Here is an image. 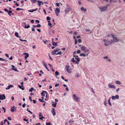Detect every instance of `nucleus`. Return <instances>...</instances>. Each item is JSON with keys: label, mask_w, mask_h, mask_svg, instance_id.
<instances>
[{"label": "nucleus", "mask_w": 125, "mask_h": 125, "mask_svg": "<svg viewBox=\"0 0 125 125\" xmlns=\"http://www.w3.org/2000/svg\"><path fill=\"white\" fill-rule=\"evenodd\" d=\"M103 41L105 43L104 44L106 46H107L114 42V41L112 40H111L110 41L108 40H106L105 39H104Z\"/></svg>", "instance_id": "nucleus-2"}, {"label": "nucleus", "mask_w": 125, "mask_h": 125, "mask_svg": "<svg viewBox=\"0 0 125 125\" xmlns=\"http://www.w3.org/2000/svg\"><path fill=\"white\" fill-rule=\"evenodd\" d=\"M30 27V26L29 25H28L27 26L26 25H25L24 27V28H27L28 29Z\"/></svg>", "instance_id": "nucleus-24"}, {"label": "nucleus", "mask_w": 125, "mask_h": 125, "mask_svg": "<svg viewBox=\"0 0 125 125\" xmlns=\"http://www.w3.org/2000/svg\"><path fill=\"white\" fill-rule=\"evenodd\" d=\"M11 111L12 112H14L15 111H16V108L14 106H13L12 107L11 109Z\"/></svg>", "instance_id": "nucleus-16"}, {"label": "nucleus", "mask_w": 125, "mask_h": 125, "mask_svg": "<svg viewBox=\"0 0 125 125\" xmlns=\"http://www.w3.org/2000/svg\"><path fill=\"white\" fill-rule=\"evenodd\" d=\"M12 70H14L15 71H17V72L18 71L17 69L16 68H15V67L14 65H12Z\"/></svg>", "instance_id": "nucleus-17"}, {"label": "nucleus", "mask_w": 125, "mask_h": 125, "mask_svg": "<svg viewBox=\"0 0 125 125\" xmlns=\"http://www.w3.org/2000/svg\"><path fill=\"white\" fill-rule=\"evenodd\" d=\"M55 12L56 14V15L58 16V14L60 12V10L58 8H56L55 10Z\"/></svg>", "instance_id": "nucleus-10"}, {"label": "nucleus", "mask_w": 125, "mask_h": 125, "mask_svg": "<svg viewBox=\"0 0 125 125\" xmlns=\"http://www.w3.org/2000/svg\"><path fill=\"white\" fill-rule=\"evenodd\" d=\"M34 90V88L33 87H31V88L30 89L29 91L30 92H32V91Z\"/></svg>", "instance_id": "nucleus-34"}, {"label": "nucleus", "mask_w": 125, "mask_h": 125, "mask_svg": "<svg viewBox=\"0 0 125 125\" xmlns=\"http://www.w3.org/2000/svg\"><path fill=\"white\" fill-rule=\"evenodd\" d=\"M39 100L40 102H44V101L43 100L41 99H39Z\"/></svg>", "instance_id": "nucleus-47"}, {"label": "nucleus", "mask_w": 125, "mask_h": 125, "mask_svg": "<svg viewBox=\"0 0 125 125\" xmlns=\"http://www.w3.org/2000/svg\"><path fill=\"white\" fill-rule=\"evenodd\" d=\"M37 10V9H34V10L33 9V10H32L31 12H33L34 11H36Z\"/></svg>", "instance_id": "nucleus-48"}, {"label": "nucleus", "mask_w": 125, "mask_h": 125, "mask_svg": "<svg viewBox=\"0 0 125 125\" xmlns=\"http://www.w3.org/2000/svg\"><path fill=\"white\" fill-rule=\"evenodd\" d=\"M25 105L26 104L24 103L23 104V105H22V106L24 108L25 107Z\"/></svg>", "instance_id": "nucleus-59"}, {"label": "nucleus", "mask_w": 125, "mask_h": 125, "mask_svg": "<svg viewBox=\"0 0 125 125\" xmlns=\"http://www.w3.org/2000/svg\"><path fill=\"white\" fill-rule=\"evenodd\" d=\"M79 76H80V75L79 74V73H76V74L75 76V77H79Z\"/></svg>", "instance_id": "nucleus-35"}, {"label": "nucleus", "mask_w": 125, "mask_h": 125, "mask_svg": "<svg viewBox=\"0 0 125 125\" xmlns=\"http://www.w3.org/2000/svg\"><path fill=\"white\" fill-rule=\"evenodd\" d=\"M33 26L35 28L36 27H41V25L40 24H38V25H33Z\"/></svg>", "instance_id": "nucleus-21"}, {"label": "nucleus", "mask_w": 125, "mask_h": 125, "mask_svg": "<svg viewBox=\"0 0 125 125\" xmlns=\"http://www.w3.org/2000/svg\"><path fill=\"white\" fill-rule=\"evenodd\" d=\"M65 69L68 73H70L72 72V69L69 65H67L65 66Z\"/></svg>", "instance_id": "nucleus-7"}, {"label": "nucleus", "mask_w": 125, "mask_h": 125, "mask_svg": "<svg viewBox=\"0 0 125 125\" xmlns=\"http://www.w3.org/2000/svg\"><path fill=\"white\" fill-rule=\"evenodd\" d=\"M75 59L78 62H79L80 61V59L78 57H75Z\"/></svg>", "instance_id": "nucleus-33"}, {"label": "nucleus", "mask_w": 125, "mask_h": 125, "mask_svg": "<svg viewBox=\"0 0 125 125\" xmlns=\"http://www.w3.org/2000/svg\"><path fill=\"white\" fill-rule=\"evenodd\" d=\"M74 34L75 35H76L78 34V33L76 32H74Z\"/></svg>", "instance_id": "nucleus-58"}, {"label": "nucleus", "mask_w": 125, "mask_h": 125, "mask_svg": "<svg viewBox=\"0 0 125 125\" xmlns=\"http://www.w3.org/2000/svg\"><path fill=\"white\" fill-rule=\"evenodd\" d=\"M104 105L105 106H106V99H105V101L104 102Z\"/></svg>", "instance_id": "nucleus-42"}, {"label": "nucleus", "mask_w": 125, "mask_h": 125, "mask_svg": "<svg viewBox=\"0 0 125 125\" xmlns=\"http://www.w3.org/2000/svg\"><path fill=\"white\" fill-rule=\"evenodd\" d=\"M115 83L118 84H120L121 83V82L119 81H116L115 82Z\"/></svg>", "instance_id": "nucleus-26"}, {"label": "nucleus", "mask_w": 125, "mask_h": 125, "mask_svg": "<svg viewBox=\"0 0 125 125\" xmlns=\"http://www.w3.org/2000/svg\"><path fill=\"white\" fill-rule=\"evenodd\" d=\"M13 87V85H10L9 86H8L6 88V90L9 89L11 87Z\"/></svg>", "instance_id": "nucleus-18"}, {"label": "nucleus", "mask_w": 125, "mask_h": 125, "mask_svg": "<svg viewBox=\"0 0 125 125\" xmlns=\"http://www.w3.org/2000/svg\"><path fill=\"white\" fill-rule=\"evenodd\" d=\"M48 22H49L48 24V25H50L51 27H52V24H51V23L50 22V21H48Z\"/></svg>", "instance_id": "nucleus-39"}, {"label": "nucleus", "mask_w": 125, "mask_h": 125, "mask_svg": "<svg viewBox=\"0 0 125 125\" xmlns=\"http://www.w3.org/2000/svg\"><path fill=\"white\" fill-rule=\"evenodd\" d=\"M23 85H22L21 86L19 85H18V87L19 88H20V89H21L22 90H23L24 89V87H23Z\"/></svg>", "instance_id": "nucleus-19"}, {"label": "nucleus", "mask_w": 125, "mask_h": 125, "mask_svg": "<svg viewBox=\"0 0 125 125\" xmlns=\"http://www.w3.org/2000/svg\"><path fill=\"white\" fill-rule=\"evenodd\" d=\"M5 98V95L4 94L0 95V100H3Z\"/></svg>", "instance_id": "nucleus-13"}, {"label": "nucleus", "mask_w": 125, "mask_h": 125, "mask_svg": "<svg viewBox=\"0 0 125 125\" xmlns=\"http://www.w3.org/2000/svg\"><path fill=\"white\" fill-rule=\"evenodd\" d=\"M20 41H25V42H26V40H22L21 39H20Z\"/></svg>", "instance_id": "nucleus-53"}, {"label": "nucleus", "mask_w": 125, "mask_h": 125, "mask_svg": "<svg viewBox=\"0 0 125 125\" xmlns=\"http://www.w3.org/2000/svg\"><path fill=\"white\" fill-rule=\"evenodd\" d=\"M60 50V49L58 48H57L56 49H55L52 52V55L56 54V55H60L62 54V52H58L57 53V52L59 51Z\"/></svg>", "instance_id": "nucleus-1"}, {"label": "nucleus", "mask_w": 125, "mask_h": 125, "mask_svg": "<svg viewBox=\"0 0 125 125\" xmlns=\"http://www.w3.org/2000/svg\"><path fill=\"white\" fill-rule=\"evenodd\" d=\"M57 102H55L53 104H52V105L54 107H56V105Z\"/></svg>", "instance_id": "nucleus-27"}, {"label": "nucleus", "mask_w": 125, "mask_h": 125, "mask_svg": "<svg viewBox=\"0 0 125 125\" xmlns=\"http://www.w3.org/2000/svg\"><path fill=\"white\" fill-rule=\"evenodd\" d=\"M81 48V50L82 51H86V52H88V53L86 55L87 56H88L89 54L90 53V52L89 50L86 49V48L83 46H82Z\"/></svg>", "instance_id": "nucleus-6"}, {"label": "nucleus", "mask_w": 125, "mask_h": 125, "mask_svg": "<svg viewBox=\"0 0 125 125\" xmlns=\"http://www.w3.org/2000/svg\"><path fill=\"white\" fill-rule=\"evenodd\" d=\"M55 75L56 76L57 75H58L59 74V73L57 71H56L55 72Z\"/></svg>", "instance_id": "nucleus-32"}, {"label": "nucleus", "mask_w": 125, "mask_h": 125, "mask_svg": "<svg viewBox=\"0 0 125 125\" xmlns=\"http://www.w3.org/2000/svg\"><path fill=\"white\" fill-rule=\"evenodd\" d=\"M71 61H72L73 62H76V61L75 60H74V58H73L72 59V60H71Z\"/></svg>", "instance_id": "nucleus-38"}, {"label": "nucleus", "mask_w": 125, "mask_h": 125, "mask_svg": "<svg viewBox=\"0 0 125 125\" xmlns=\"http://www.w3.org/2000/svg\"><path fill=\"white\" fill-rule=\"evenodd\" d=\"M81 51L79 50H78L77 51V53L78 54H79L80 53H81Z\"/></svg>", "instance_id": "nucleus-43"}, {"label": "nucleus", "mask_w": 125, "mask_h": 125, "mask_svg": "<svg viewBox=\"0 0 125 125\" xmlns=\"http://www.w3.org/2000/svg\"><path fill=\"white\" fill-rule=\"evenodd\" d=\"M50 122H49L48 123H46V125H50Z\"/></svg>", "instance_id": "nucleus-64"}, {"label": "nucleus", "mask_w": 125, "mask_h": 125, "mask_svg": "<svg viewBox=\"0 0 125 125\" xmlns=\"http://www.w3.org/2000/svg\"><path fill=\"white\" fill-rule=\"evenodd\" d=\"M24 121L27 122L28 121V119H26L25 118H24L23 119Z\"/></svg>", "instance_id": "nucleus-52"}, {"label": "nucleus", "mask_w": 125, "mask_h": 125, "mask_svg": "<svg viewBox=\"0 0 125 125\" xmlns=\"http://www.w3.org/2000/svg\"><path fill=\"white\" fill-rule=\"evenodd\" d=\"M73 97L75 101L76 102H78L80 100V99L76 95L73 94Z\"/></svg>", "instance_id": "nucleus-9"}, {"label": "nucleus", "mask_w": 125, "mask_h": 125, "mask_svg": "<svg viewBox=\"0 0 125 125\" xmlns=\"http://www.w3.org/2000/svg\"><path fill=\"white\" fill-rule=\"evenodd\" d=\"M29 99L31 101H32V98L31 96L29 97Z\"/></svg>", "instance_id": "nucleus-57"}, {"label": "nucleus", "mask_w": 125, "mask_h": 125, "mask_svg": "<svg viewBox=\"0 0 125 125\" xmlns=\"http://www.w3.org/2000/svg\"><path fill=\"white\" fill-rule=\"evenodd\" d=\"M52 44L54 46H56L57 45V42H55L53 41H52Z\"/></svg>", "instance_id": "nucleus-22"}, {"label": "nucleus", "mask_w": 125, "mask_h": 125, "mask_svg": "<svg viewBox=\"0 0 125 125\" xmlns=\"http://www.w3.org/2000/svg\"><path fill=\"white\" fill-rule=\"evenodd\" d=\"M5 60L3 59L2 58H0V61H4Z\"/></svg>", "instance_id": "nucleus-45"}, {"label": "nucleus", "mask_w": 125, "mask_h": 125, "mask_svg": "<svg viewBox=\"0 0 125 125\" xmlns=\"http://www.w3.org/2000/svg\"><path fill=\"white\" fill-rule=\"evenodd\" d=\"M48 65L50 67V68L51 69V68H52V65L50 64V63H48Z\"/></svg>", "instance_id": "nucleus-40"}, {"label": "nucleus", "mask_w": 125, "mask_h": 125, "mask_svg": "<svg viewBox=\"0 0 125 125\" xmlns=\"http://www.w3.org/2000/svg\"><path fill=\"white\" fill-rule=\"evenodd\" d=\"M27 111H28L31 114H32V112H31V111L30 110H29V109L28 108L27 110Z\"/></svg>", "instance_id": "nucleus-44"}, {"label": "nucleus", "mask_w": 125, "mask_h": 125, "mask_svg": "<svg viewBox=\"0 0 125 125\" xmlns=\"http://www.w3.org/2000/svg\"><path fill=\"white\" fill-rule=\"evenodd\" d=\"M103 58L104 59H107L108 58V57L107 56H106L105 57H104Z\"/></svg>", "instance_id": "nucleus-63"}, {"label": "nucleus", "mask_w": 125, "mask_h": 125, "mask_svg": "<svg viewBox=\"0 0 125 125\" xmlns=\"http://www.w3.org/2000/svg\"><path fill=\"white\" fill-rule=\"evenodd\" d=\"M37 0H31V3L33 4L35 2H36V1Z\"/></svg>", "instance_id": "nucleus-31"}, {"label": "nucleus", "mask_w": 125, "mask_h": 125, "mask_svg": "<svg viewBox=\"0 0 125 125\" xmlns=\"http://www.w3.org/2000/svg\"><path fill=\"white\" fill-rule=\"evenodd\" d=\"M108 8L107 6H104L100 7L99 9L101 12H104L107 10Z\"/></svg>", "instance_id": "nucleus-3"}, {"label": "nucleus", "mask_w": 125, "mask_h": 125, "mask_svg": "<svg viewBox=\"0 0 125 125\" xmlns=\"http://www.w3.org/2000/svg\"><path fill=\"white\" fill-rule=\"evenodd\" d=\"M108 104H109L111 106H112V104H111V103L110 102V100L109 99L108 100Z\"/></svg>", "instance_id": "nucleus-41"}, {"label": "nucleus", "mask_w": 125, "mask_h": 125, "mask_svg": "<svg viewBox=\"0 0 125 125\" xmlns=\"http://www.w3.org/2000/svg\"><path fill=\"white\" fill-rule=\"evenodd\" d=\"M32 31H35V29L33 27L32 28Z\"/></svg>", "instance_id": "nucleus-56"}, {"label": "nucleus", "mask_w": 125, "mask_h": 125, "mask_svg": "<svg viewBox=\"0 0 125 125\" xmlns=\"http://www.w3.org/2000/svg\"><path fill=\"white\" fill-rule=\"evenodd\" d=\"M108 85L109 88H113L114 89H115L116 88L115 86V85H111L110 83H109Z\"/></svg>", "instance_id": "nucleus-11"}, {"label": "nucleus", "mask_w": 125, "mask_h": 125, "mask_svg": "<svg viewBox=\"0 0 125 125\" xmlns=\"http://www.w3.org/2000/svg\"><path fill=\"white\" fill-rule=\"evenodd\" d=\"M78 42L80 43L81 42V39H79L78 40Z\"/></svg>", "instance_id": "nucleus-61"}, {"label": "nucleus", "mask_w": 125, "mask_h": 125, "mask_svg": "<svg viewBox=\"0 0 125 125\" xmlns=\"http://www.w3.org/2000/svg\"><path fill=\"white\" fill-rule=\"evenodd\" d=\"M5 55L7 57L9 58V56L8 54L7 53L5 54Z\"/></svg>", "instance_id": "nucleus-54"}, {"label": "nucleus", "mask_w": 125, "mask_h": 125, "mask_svg": "<svg viewBox=\"0 0 125 125\" xmlns=\"http://www.w3.org/2000/svg\"><path fill=\"white\" fill-rule=\"evenodd\" d=\"M23 54L24 55H26L25 56H26V57H29V55L28 53L26 52H25L23 53Z\"/></svg>", "instance_id": "nucleus-25"}, {"label": "nucleus", "mask_w": 125, "mask_h": 125, "mask_svg": "<svg viewBox=\"0 0 125 125\" xmlns=\"http://www.w3.org/2000/svg\"><path fill=\"white\" fill-rule=\"evenodd\" d=\"M8 119L9 120H11V118L10 117H8Z\"/></svg>", "instance_id": "nucleus-50"}, {"label": "nucleus", "mask_w": 125, "mask_h": 125, "mask_svg": "<svg viewBox=\"0 0 125 125\" xmlns=\"http://www.w3.org/2000/svg\"><path fill=\"white\" fill-rule=\"evenodd\" d=\"M18 34L17 32H15V36L17 37H19V38H20V37L18 36Z\"/></svg>", "instance_id": "nucleus-28"}, {"label": "nucleus", "mask_w": 125, "mask_h": 125, "mask_svg": "<svg viewBox=\"0 0 125 125\" xmlns=\"http://www.w3.org/2000/svg\"><path fill=\"white\" fill-rule=\"evenodd\" d=\"M46 19L48 21L50 20H51L49 16L47 17Z\"/></svg>", "instance_id": "nucleus-36"}, {"label": "nucleus", "mask_w": 125, "mask_h": 125, "mask_svg": "<svg viewBox=\"0 0 125 125\" xmlns=\"http://www.w3.org/2000/svg\"><path fill=\"white\" fill-rule=\"evenodd\" d=\"M67 7L66 9L65 10V16L67 13L70 11L71 9L70 7L68 5H66Z\"/></svg>", "instance_id": "nucleus-5"}, {"label": "nucleus", "mask_w": 125, "mask_h": 125, "mask_svg": "<svg viewBox=\"0 0 125 125\" xmlns=\"http://www.w3.org/2000/svg\"><path fill=\"white\" fill-rule=\"evenodd\" d=\"M120 90V89H119V88H118L116 89V92H118Z\"/></svg>", "instance_id": "nucleus-49"}, {"label": "nucleus", "mask_w": 125, "mask_h": 125, "mask_svg": "<svg viewBox=\"0 0 125 125\" xmlns=\"http://www.w3.org/2000/svg\"><path fill=\"white\" fill-rule=\"evenodd\" d=\"M4 10H5V11H6L7 12H8V10L7 9H4Z\"/></svg>", "instance_id": "nucleus-55"}, {"label": "nucleus", "mask_w": 125, "mask_h": 125, "mask_svg": "<svg viewBox=\"0 0 125 125\" xmlns=\"http://www.w3.org/2000/svg\"><path fill=\"white\" fill-rule=\"evenodd\" d=\"M8 14L10 16H11V15L10 14V13H12V11L10 10H9L8 11Z\"/></svg>", "instance_id": "nucleus-37"}, {"label": "nucleus", "mask_w": 125, "mask_h": 125, "mask_svg": "<svg viewBox=\"0 0 125 125\" xmlns=\"http://www.w3.org/2000/svg\"><path fill=\"white\" fill-rule=\"evenodd\" d=\"M39 116L41 117L39 118V119H40L42 120H43L42 119V118H45L43 116V115H41V113H39Z\"/></svg>", "instance_id": "nucleus-15"}, {"label": "nucleus", "mask_w": 125, "mask_h": 125, "mask_svg": "<svg viewBox=\"0 0 125 125\" xmlns=\"http://www.w3.org/2000/svg\"><path fill=\"white\" fill-rule=\"evenodd\" d=\"M111 35L113 39V41L114 42V41L115 42H116L119 41V40L114 35L112 34H111Z\"/></svg>", "instance_id": "nucleus-8"}, {"label": "nucleus", "mask_w": 125, "mask_h": 125, "mask_svg": "<svg viewBox=\"0 0 125 125\" xmlns=\"http://www.w3.org/2000/svg\"><path fill=\"white\" fill-rule=\"evenodd\" d=\"M52 113L53 115H56V112L55 111V109L54 108H52Z\"/></svg>", "instance_id": "nucleus-14"}, {"label": "nucleus", "mask_w": 125, "mask_h": 125, "mask_svg": "<svg viewBox=\"0 0 125 125\" xmlns=\"http://www.w3.org/2000/svg\"><path fill=\"white\" fill-rule=\"evenodd\" d=\"M38 5L39 6H40L41 5V4L42 2V1H38Z\"/></svg>", "instance_id": "nucleus-30"}, {"label": "nucleus", "mask_w": 125, "mask_h": 125, "mask_svg": "<svg viewBox=\"0 0 125 125\" xmlns=\"http://www.w3.org/2000/svg\"><path fill=\"white\" fill-rule=\"evenodd\" d=\"M22 10V9H20V8H17L16 9V10Z\"/></svg>", "instance_id": "nucleus-46"}, {"label": "nucleus", "mask_w": 125, "mask_h": 125, "mask_svg": "<svg viewBox=\"0 0 125 125\" xmlns=\"http://www.w3.org/2000/svg\"><path fill=\"white\" fill-rule=\"evenodd\" d=\"M42 98L43 99H45V100L47 99V93L46 91H43L42 93Z\"/></svg>", "instance_id": "nucleus-4"}, {"label": "nucleus", "mask_w": 125, "mask_h": 125, "mask_svg": "<svg viewBox=\"0 0 125 125\" xmlns=\"http://www.w3.org/2000/svg\"><path fill=\"white\" fill-rule=\"evenodd\" d=\"M81 10H83L84 11H87L86 9V8L84 9V8L83 7L81 8Z\"/></svg>", "instance_id": "nucleus-20"}, {"label": "nucleus", "mask_w": 125, "mask_h": 125, "mask_svg": "<svg viewBox=\"0 0 125 125\" xmlns=\"http://www.w3.org/2000/svg\"><path fill=\"white\" fill-rule=\"evenodd\" d=\"M33 101L34 104L36 102V101L35 100H33Z\"/></svg>", "instance_id": "nucleus-60"}, {"label": "nucleus", "mask_w": 125, "mask_h": 125, "mask_svg": "<svg viewBox=\"0 0 125 125\" xmlns=\"http://www.w3.org/2000/svg\"><path fill=\"white\" fill-rule=\"evenodd\" d=\"M80 56H83L84 57H85L86 56V55L85 54H84V53H81L80 54Z\"/></svg>", "instance_id": "nucleus-23"}, {"label": "nucleus", "mask_w": 125, "mask_h": 125, "mask_svg": "<svg viewBox=\"0 0 125 125\" xmlns=\"http://www.w3.org/2000/svg\"><path fill=\"white\" fill-rule=\"evenodd\" d=\"M111 98L113 100H115V99H118L119 98V96L118 95H116L115 96H113Z\"/></svg>", "instance_id": "nucleus-12"}, {"label": "nucleus", "mask_w": 125, "mask_h": 125, "mask_svg": "<svg viewBox=\"0 0 125 125\" xmlns=\"http://www.w3.org/2000/svg\"><path fill=\"white\" fill-rule=\"evenodd\" d=\"M73 121L72 120H70V121L69 122V123H73Z\"/></svg>", "instance_id": "nucleus-51"}, {"label": "nucleus", "mask_w": 125, "mask_h": 125, "mask_svg": "<svg viewBox=\"0 0 125 125\" xmlns=\"http://www.w3.org/2000/svg\"><path fill=\"white\" fill-rule=\"evenodd\" d=\"M42 62L43 63L44 65V66H45V68L47 69L48 70V71H49V69H48V68L47 67V66H46V65L45 64V63L43 62Z\"/></svg>", "instance_id": "nucleus-29"}, {"label": "nucleus", "mask_w": 125, "mask_h": 125, "mask_svg": "<svg viewBox=\"0 0 125 125\" xmlns=\"http://www.w3.org/2000/svg\"><path fill=\"white\" fill-rule=\"evenodd\" d=\"M32 48L33 49H35L36 48V46L35 45L33 46H32Z\"/></svg>", "instance_id": "nucleus-62"}]
</instances>
